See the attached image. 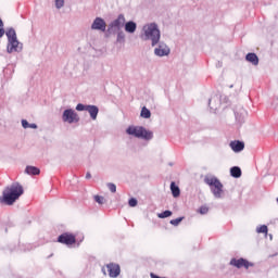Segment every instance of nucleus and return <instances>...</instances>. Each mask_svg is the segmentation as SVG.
<instances>
[{
  "label": "nucleus",
  "instance_id": "obj_35",
  "mask_svg": "<svg viewBox=\"0 0 278 278\" xmlns=\"http://www.w3.org/2000/svg\"><path fill=\"white\" fill-rule=\"evenodd\" d=\"M86 179H92V174H90V172H87Z\"/></svg>",
  "mask_w": 278,
  "mask_h": 278
},
{
  "label": "nucleus",
  "instance_id": "obj_15",
  "mask_svg": "<svg viewBox=\"0 0 278 278\" xmlns=\"http://www.w3.org/2000/svg\"><path fill=\"white\" fill-rule=\"evenodd\" d=\"M124 29L127 34H136V29H138V24L134 21L126 22L124 24Z\"/></svg>",
  "mask_w": 278,
  "mask_h": 278
},
{
  "label": "nucleus",
  "instance_id": "obj_12",
  "mask_svg": "<svg viewBox=\"0 0 278 278\" xmlns=\"http://www.w3.org/2000/svg\"><path fill=\"white\" fill-rule=\"evenodd\" d=\"M91 29L96 31H105V29H108V24L103 17H96L91 24Z\"/></svg>",
  "mask_w": 278,
  "mask_h": 278
},
{
  "label": "nucleus",
  "instance_id": "obj_20",
  "mask_svg": "<svg viewBox=\"0 0 278 278\" xmlns=\"http://www.w3.org/2000/svg\"><path fill=\"white\" fill-rule=\"evenodd\" d=\"M25 173L27 175H40V168L36 167V166H26L25 168Z\"/></svg>",
  "mask_w": 278,
  "mask_h": 278
},
{
  "label": "nucleus",
  "instance_id": "obj_19",
  "mask_svg": "<svg viewBox=\"0 0 278 278\" xmlns=\"http://www.w3.org/2000/svg\"><path fill=\"white\" fill-rule=\"evenodd\" d=\"M230 175L235 179H240V177H242V169L238 166H233L230 168Z\"/></svg>",
  "mask_w": 278,
  "mask_h": 278
},
{
  "label": "nucleus",
  "instance_id": "obj_16",
  "mask_svg": "<svg viewBox=\"0 0 278 278\" xmlns=\"http://www.w3.org/2000/svg\"><path fill=\"white\" fill-rule=\"evenodd\" d=\"M230 149L235 151V153H240V151H244V142L242 141H231L229 144Z\"/></svg>",
  "mask_w": 278,
  "mask_h": 278
},
{
  "label": "nucleus",
  "instance_id": "obj_7",
  "mask_svg": "<svg viewBox=\"0 0 278 278\" xmlns=\"http://www.w3.org/2000/svg\"><path fill=\"white\" fill-rule=\"evenodd\" d=\"M63 123H68V125H73V123H79V115L73 109H66L62 114Z\"/></svg>",
  "mask_w": 278,
  "mask_h": 278
},
{
  "label": "nucleus",
  "instance_id": "obj_30",
  "mask_svg": "<svg viewBox=\"0 0 278 278\" xmlns=\"http://www.w3.org/2000/svg\"><path fill=\"white\" fill-rule=\"evenodd\" d=\"M106 187L109 188L110 192H112L113 194L116 192V186L114 185V182H109Z\"/></svg>",
  "mask_w": 278,
  "mask_h": 278
},
{
  "label": "nucleus",
  "instance_id": "obj_26",
  "mask_svg": "<svg viewBox=\"0 0 278 278\" xmlns=\"http://www.w3.org/2000/svg\"><path fill=\"white\" fill-rule=\"evenodd\" d=\"M256 233H268V226L262 225L256 228Z\"/></svg>",
  "mask_w": 278,
  "mask_h": 278
},
{
  "label": "nucleus",
  "instance_id": "obj_23",
  "mask_svg": "<svg viewBox=\"0 0 278 278\" xmlns=\"http://www.w3.org/2000/svg\"><path fill=\"white\" fill-rule=\"evenodd\" d=\"M170 191L175 199H177V197H179V194H181V190H179V187L177 185H175V182L170 184Z\"/></svg>",
  "mask_w": 278,
  "mask_h": 278
},
{
  "label": "nucleus",
  "instance_id": "obj_18",
  "mask_svg": "<svg viewBox=\"0 0 278 278\" xmlns=\"http://www.w3.org/2000/svg\"><path fill=\"white\" fill-rule=\"evenodd\" d=\"M212 103H214V105H212ZM208 105H212L211 110H218V106L220 105V96L216 94V96L212 97L208 100Z\"/></svg>",
  "mask_w": 278,
  "mask_h": 278
},
{
  "label": "nucleus",
  "instance_id": "obj_5",
  "mask_svg": "<svg viewBox=\"0 0 278 278\" xmlns=\"http://www.w3.org/2000/svg\"><path fill=\"white\" fill-rule=\"evenodd\" d=\"M125 15L119 14L117 18H115L108 25L106 37L112 36V34H116V31L123 30V27H125Z\"/></svg>",
  "mask_w": 278,
  "mask_h": 278
},
{
  "label": "nucleus",
  "instance_id": "obj_24",
  "mask_svg": "<svg viewBox=\"0 0 278 278\" xmlns=\"http://www.w3.org/2000/svg\"><path fill=\"white\" fill-rule=\"evenodd\" d=\"M22 127H23V129H38V125L29 124V122H27V119H22Z\"/></svg>",
  "mask_w": 278,
  "mask_h": 278
},
{
  "label": "nucleus",
  "instance_id": "obj_4",
  "mask_svg": "<svg viewBox=\"0 0 278 278\" xmlns=\"http://www.w3.org/2000/svg\"><path fill=\"white\" fill-rule=\"evenodd\" d=\"M204 184L210 186L212 194L215 199H223V182L216 176H205Z\"/></svg>",
  "mask_w": 278,
  "mask_h": 278
},
{
  "label": "nucleus",
  "instance_id": "obj_33",
  "mask_svg": "<svg viewBox=\"0 0 278 278\" xmlns=\"http://www.w3.org/2000/svg\"><path fill=\"white\" fill-rule=\"evenodd\" d=\"M128 205L130 207H136V205H138V200H136L135 198H131L129 201H128Z\"/></svg>",
  "mask_w": 278,
  "mask_h": 278
},
{
  "label": "nucleus",
  "instance_id": "obj_1",
  "mask_svg": "<svg viewBox=\"0 0 278 278\" xmlns=\"http://www.w3.org/2000/svg\"><path fill=\"white\" fill-rule=\"evenodd\" d=\"M24 192L25 189H23L20 182H12L5 187L2 192V203H5V205H14V203L23 197Z\"/></svg>",
  "mask_w": 278,
  "mask_h": 278
},
{
  "label": "nucleus",
  "instance_id": "obj_11",
  "mask_svg": "<svg viewBox=\"0 0 278 278\" xmlns=\"http://www.w3.org/2000/svg\"><path fill=\"white\" fill-rule=\"evenodd\" d=\"M58 242L61 244H66V247H71V244H75L76 239L73 233L64 232L59 236Z\"/></svg>",
  "mask_w": 278,
  "mask_h": 278
},
{
  "label": "nucleus",
  "instance_id": "obj_22",
  "mask_svg": "<svg viewBox=\"0 0 278 278\" xmlns=\"http://www.w3.org/2000/svg\"><path fill=\"white\" fill-rule=\"evenodd\" d=\"M116 33V42L119 45H125V31L123 30H117Z\"/></svg>",
  "mask_w": 278,
  "mask_h": 278
},
{
  "label": "nucleus",
  "instance_id": "obj_28",
  "mask_svg": "<svg viewBox=\"0 0 278 278\" xmlns=\"http://www.w3.org/2000/svg\"><path fill=\"white\" fill-rule=\"evenodd\" d=\"M181 220H184V217H178L176 219H172L169 223L170 225H173L174 227H177L179 225V223H181Z\"/></svg>",
  "mask_w": 278,
  "mask_h": 278
},
{
  "label": "nucleus",
  "instance_id": "obj_14",
  "mask_svg": "<svg viewBox=\"0 0 278 278\" xmlns=\"http://www.w3.org/2000/svg\"><path fill=\"white\" fill-rule=\"evenodd\" d=\"M235 116L238 123H244V118H247V110L242 106H237L235 109Z\"/></svg>",
  "mask_w": 278,
  "mask_h": 278
},
{
  "label": "nucleus",
  "instance_id": "obj_10",
  "mask_svg": "<svg viewBox=\"0 0 278 278\" xmlns=\"http://www.w3.org/2000/svg\"><path fill=\"white\" fill-rule=\"evenodd\" d=\"M230 266H233L235 268H251L253 266V263L249 262L248 260L241 257V258H231L229 262Z\"/></svg>",
  "mask_w": 278,
  "mask_h": 278
},
{
  "label": "nucleus",
  "instance_id": "obj_6",
  "mask_svg": "<svg viewBox=\"0 0 278 278\" xmlns=\"http://www.w3.org/2000/svg\"><path fill=\"white\" fill-rule=\"evenodd\" d=\"M76 110L77 112H88L91 121H97L99 116V106L97 105L78 103Z\"/></svg>",
  "mask_w": 278,
  "mask_h": 278
},
{
  "label": "nucleus",
  "instance_id": "obj_8",
  "mask_svg": "<svg viewBox=\"0 0 278 278\" xmlns=\"http://www.w3.org/2000/svg\"><path fill=\"white\" fill-rule=\"evenodd\" d=\"M23 51V42L18 39H10L7 43V53H21Z\"/></svg>",
  "mask_w": 278,
  "mask_h": 278
},
{
  "label": "nucleus",
  "instance_id": "obj_13",
  "mask_svg": "<svg viewBox=\"0 0 278 278\" xmlns=\"http://www.w3.org/2000/svg\"><path fill=\"white\" fill-rule=\"evenodd\" d=\"M106 270L109 276L112 278H116L118 275H121V266L118 264L110 263L106 265Z\"/></svg>",
  "mask_w": 278,
  "mask_h": 278
},
{
  "label": "nucleus",
  "instance_id": "obj_27",
  "mask_svg": "<svg viewBox=\"0 0 278 278\" xmlns=\"http://www.w3.org/2000/svg\"><path fill=\"white\" fill-rule=\"evenodd\" d=\"M160 218H168V216H173V212L170 211H164L163 213H160L157 215Z\"/></svg>",
  "mask_w": 278,
  "mask_h": 278
},
{
  "label": "nucleus",
  "instance_id": "obj_2",
  "mask_svg": "<svg viewBox=\"0 0 278 278\" xmlns=\"http://www.w3.org/2000/svg\"><path fill=\"white\" fill-rule=\"evenodd\" d=\"M141 38L142 40H150L151 47H157L162 38L160 26L155 22L143 25Z\"/></svg>",
  "mask_w": 278,
  "mask_h": 278
},
{
  "label": "nucleus",
  "instance_id": "obj_9",
  "mask_svg": "<svg viewBox=\"0 0 278 278\" xmlns=\"http://www.w3.org/2000/svg\"><path fill=\"white\" fill-rule=\"evenodd\" d=\"M154 55H156V58H166V55H170V48L166 42L159 41L154 49Z\"/></svg>",
  "mask_w": 278,
  "mask_h": 278
},
{
  "label": "nucleus",
  "instance_id": "obj_29",
  "mask_svg": "<svg viewBox=\"0 0 278 278\" xmlns=\"http://www.w3.org/2000/svg\"><path fill=\"white\" fill-rule=\"evenodd\" d=\"M56 10H62L64 8V0H55Z\"/></svg>",
  "mask_w": 278,
  "mask_h": 278
},
{
  "label": "nucleus",
  "instance_id": "obj_25",
  "mask_svg": "<svg viewBox=\"0 0 278 278\" xmlns=\"http://www.w3.org/2000/svg\"><path fill=\"white\" fill-rule=\"evenodd\" d=\"M140 116L142 118H151V111L149 109H147V106H143L141 109V113H140Z\"/></svg>",
  "mask_w": 278,
  "mask_h": 278
},
{
  "label": "nucleus",
  "instance_id": "obj_21",
  "mask_svg": "<svg viewBox=\"0 0 278 278\" xmlns=\"http://www.w3.org/2000/svg\"><path fill=\"white\" fill-rule=\"evenodd\" d=\"M5 36H7L8 40L18 39V37H16V30L14 28L7 29Z\"/></svg>",
  "mask_w": 278,
  "mask_h": 278
},
{
  "label": "nucleus",
  "instance_id": "obj_34",
  "mask_svg": "<svg viewBox=\"0 0 278 278\" xmlns=\"http://www.w3.org/2000/svg\"><path fill=\"white\" fill-rule=\"evenodd\" d=\"M207 212H210V208H207V206L200 207V214H207Z\"/></svg>",
  "mask_w": 278,
  "mask_h": 278
},
{
  "label": "nucleus",
  "instance_id": "obj_32",
  "mask_svg": "<svg viewBox=\"0 0 278 278\" xmlns=\"http://www.w3.org/2000/svg\"><path fill=\"white\" fill-rule=\"evenodd\" d=\"M104 198L100 195H94V202L99 203V205H103Z\"/></svg>",
  "mask_w": 278,
  "mask_h": 278
},
{
  "label": "nucleus",
  "instance_id": "obj_17",
  "mask_svg": "<svg viewBox=\"0 0 278 278\" xmlns=\"http://www.w3.org/2000/svg\"><path fill=\"white\" fill-rule=\"evenodd\" d=\"M245 60L247 62L253 64V66H257V64H260V58H257V54L255 53H248L245 55Z\"/></svg>",
  "mask_w": 278,
  "mask_h": 278
},
{
  "label": "nucleus",
  "instance_id": "obj_3",
  "mask_svg": "<svg viewBox=\"0 0 278 278\" xmlns=\"http://www.w3.org/2000/svg\"><path fill=\"white\" fill-rule=\"evenodd\" d=\"M128 136H134V138H139L140 140H153V131L148 130L142 126H129L126 129Z\"/></svg>",
  "mask_w": 278,
  "mask_h": 278
},
{
  "label": "nucleus",
  "instance_id": "obj_31",
  "mask_svg": "<svg viewBox=\"0 0 278 278\" xmlns=\"http://www.w3.org/2000/svg\"><path fill=\"white\" fill-rule=\"evenodd\" d=\"M5 35V29H3V20L0 18V38Z\"/></svg>",
  "mask_w": 278,
  "mask_h": 278
},
{
  "label": "nucleus",
  "instance_id": "obj_36",
  "mask_svg": "<svg viewBox=\"0 0 278 278\" xmlns=\"http://www.w3.org/2000/svg\"><path fill=\"white\" fill-rule=\"evenodd\" d=\"M102 271L104 273V275H105V268H102Z\"/></svg>",
  "mask_w": 278,
  "mask_h": 278
}]
</instances>
